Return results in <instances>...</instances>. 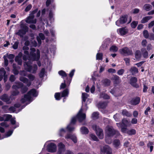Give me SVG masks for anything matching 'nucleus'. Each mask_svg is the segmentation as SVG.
Wrapping results in <instances>:
<instances>
[{
  "mask_svg": "<svg viewBox=\"0 0 154 154\" xmlns=\"http://www.w3.org/2000/svg\"><path fill=\"white\" fill-rule=\"evenodd\" d=\"M29 49V48L27 46H24L23 47V50L24 51V53L25 54L23 57V60H38L40 57L39 50H37L35 54L34 53L35 51V48H31V51L29 54L28 51Z\"/></svg>",
  "mask_w": 154,
  "mask_h": 154,
  "instance_id": "obj_1",
  "label": "nucleus"
},
{
  "mask_svg": "<svg viewBox=\"0 0 154 154\" xmlns=\"http://www.w3.org/2000/svg\"><path fill=\"white\" fill-rule=\"evenodd\" d=\"M82 110L83 109L82 108L79 110L76 116L72 118L70 124L66 127L67 129L69 131H72L74 130L75 128L73 126V125H74L75 123L76 119H77L80 122L85 119V114L82 113Z\"/></svg>",
  "mask_w": 154,
  "mask_h": 154,
  "instance_id": "obj_2",
  "label": "nucleus"
},
{
  "mask_svg": "<svg viewBox=\"0 0 154 154\" xmlns=\"http://www.w3.org/2000/svg\"><path fill=\"white\" fill-rule=\"evenodd\" d=\"M38 95V93L36 90L32 89L29 91L26 95H25L23 98L21 100V102L22 103H24L26 101L29 102L27 104L29 103L33 100V97H36Z\"/></svg>",
  "mask_w": 154,
  "mask_h": 154,
  "instance_id": "obj_3",
  "label": "nucleus"
},
{
  "mask_svg": "<svg viewBox=\"0 0 154 154\" xmlns=\"http://www.w3.org/2000/svg\"><path fill=\"white\" fill-rule=\"evenodd\" d=\"M31 64V62L30 61L25 62L24 64V68L28 72L33 73H35L37 69V66L36 64L32 66Z\"/></svg>",
  "mask_w": 154,
  "mask_h": 154,
  "instance_id": "obj_4",
  "label": "nucleus"
},
{
  "mask_svg": "<svg viewBox=\"0 0 154 154\" xmlns=\"http://www.w3.org/2000/svg\"><path fill=\"white\" fill-rule=\"evenodd\" d=\"M132 20L131 16H128L127 15H125L121 17L119 20L116 22V24L118 26H121V25L125 23L128 21V23H130Z\"/></svg>",
  "mask_w": 154,
  "mask_h": 154,
  "instance_id": "obj_5",
  "label": "nucleus"
},
{
  "mask_svg": "<svg viewBox=\"0 0 154 154\" xmlns=\"http://www.w3.org/2000/svg\"><path fill=\"white\" fill-rule=\"evenodd\" d=\"M23 85V84L21 82H15L12 87V89L14 90L11 92L10 97L11 98L13 96H16L18 95L19 93V92L17 89L20 88Z\"/></svg>",
  "mask_w": 154,
  "mask_h": 154,
  "instance_id": "obj_6",
  "label": "nucleus"
},
{
  "mask_svg": "<svg viewBox=\"0 0 154 154\" xmlns=\"http://www.w3.org/2000/svg\"><path fill=\"white\" fill-rule=\"evenodd\" d=\"M27 77L29 80L22 76H21L20 77L19 79L20 81L23 82L24 83L26 84L27 86L29 87L31 84V81L34 80L35 77L34 75L31 74L28 75Z\"/></svg>",
  "mask_w": 154,
  "mask_h": 154,
  "instance_id": "obj_7",
  "label": "nucleus"
},
{
  "mask_svg": "<svg viewBox=\"0 0 154 154\" xmlns=\"http://www.w3.org/2000/svg\"><path fill=\"white\" fill-rule=\"evenodd\" d=\"M106 132L107 136L109 137H111L115 134L117 136L120 135V134L119 131L113 129L112 127L107 126L106 128Z\"/></svg>",
  "mask_w": 154,
  "mask_h": 154,
  "instance_id": "obj_8",
  "label": "nucleus"
},
{
  "mask_svg": "<svg viewBox=\"0 0 154 154\" xmlns=\"http://www.w3.org/2000/svg\"><path fill=\"white\" fill-rule=\"evenodd\" d=\"M92 127L93 129L95 131L96 134L99 138L100 139L103 138L104 134L103 130L99 126L95 124L93 125Z\"/></svg>",
  "mask_w": 154,
  "mask_h": 154,
  "instance_id": "obj_9",
  "label": "nucleus"
},
{
  "mask_svg": "<svg viewBox=\"0 0 154 154\" xmlns=\"http://www.w3.org/2000/svg\"><path fill=\"white\" fill-rule=\"evenodd\" d=\"M120 52L123 54L126 55H131L133 54V52L131 48L127 47H125L119 50Z\"/></svg>",
  "mask_w": 154,
  "mask_h": 154,
  "instance_id": "obj_10",
  "label": "nucleus"
},
{
  "mask_svg": "<svg viewBox=\"0 0 154 154\" xmlns=\"http://www.w3.org/2000/svg\"><path fill=\"white\" fill-rule=\"evenodd\" d=\"M112 153L111 149L108 145H105L100 148V153L101 154H111Z\"/></svg>",
  "mask_w": 154,
  "mask_h": 154,
  "instance_id": "obj_11",
  "label": "nucleus"
},
{
  "mask_svg": "<svg viewBox=\"0 0 154 154\" xmlns=\"http://www.w3.org/2000/svg\"><path fill=\"white\" fill-rule=\"evenodd\" d=\"M47 150L49 152H55L57 150V146L54 143H51L47 145Z\"/></svg>",
  "mask_w": 154,
  "mask_h": 154,
  "instance_id": "obj_12",
  "label": "nucleus"
},
{
  "mask_svg": "<svg viewBox=\"0 0 154 154\" xmlns=\"http://www.w3.org/2000/svg\"><path fill=\"white\" fill-rule=\"evenodd\" d=\"M121 131L123 133H127L129 135L135 134L136 133V130L133 129L128 130L126 127H122L121 128Z\"/></svg>",
  "mask_w": 154,
  "mask_h": 154,
  "instance_id": "obj_13",
  "label": "nucleus"
},
{
  "mask_svg": "<svg viewBox=\"0 0 154 154\" xmlns=\"http://www.w3.org/2000/svg\"><path fill=\"white\" fill-rule=\"evenodd\" d=\"M26 22L27 23L35 24L36 23V19L34 18V16L29 14L26 19Z\"/></svg>",
  "mask_w": 154,
  "mask_h": 154,
  "instance_id": "obj_14",
  "label": "nucleus"
},
{
  "mask_svg": "<svg viewBox=\"0 0 154 154\" xmlns=\"http://www.w3.org/2000/svg\"><path fill=\"white\" fill-rule=\"evenodd\" d=\"M10 98V97H9L6 94H4L0 97L1 100L8 104H10L11 103Z\"/></svg>",
  "mask_w": 154,
  "mask_h": 154,
  "instance_id": "obj_15",
  "label": "nucleus"
},
{
  "mask_svg": "<svg viewBox=\"0 0 154 154\" xmlns=\"http://www.w3.org/2000/svg\"><path fill=\"white\" fill-rule=\"evenodd\" d=\"M58 151L57 154H62L66 149L65 146L62 142L59 143L58 145Z\"/></svg>",
  "mask_w": 154,
  "mask_h": 154,
  "instance_id": "obj_16",
  "label": "nucleus"
},
{
  "mask_svg": "<svg viewBox=\"0 0 154 154\" xmlns=\"http://www.w3.org/2000/svg\"><path fill=\"white\" fill-rule=\"evenodd\" d=\"M137 79L136 77H132L130 79V84L133 87L138 88L139 87V85L137 83Z\"/></svg>",
  "mask_w": 154,
  "mask_h": 154,
  "instance_id": "obj_17",
  "label": "nucleus"
},
{
  "mask_svg": "<svg viewBox=\"0 0 154 154\" xmlns=\"http://www.w3.org/2000/svg\"><path fill=\"white\" fill-rule=\"evenodd\" d=\"M22 53L20 52L18 55L16 56L15 58V61L17 63L18 65H21L22 64Z\"/></svg>",
  "mask_w": 154,
  "mask_h": 154,
  "instance_id": "obj_18",
  "label": "nucleus"
},
{
  "mask_svg": "<svg viewBox=\"0 0 154 154\" xmlns=\"http://www.w3.org/2000/svg\"><path fill=\"white\" fill-rule=\"evenodd\" d=\"M88 97V94L85 93H82V107L83 109H85L86 110H87L88 107H87V105L85 104V108L84 107V104H85V103Z\"/></svg>",
  "mask_w": 154,
  "mask_h": 154,
  "instance_id": "obj_19",
  "label": "nucleus"
},
{
  "mask_svg": "<svg viewBox=\"0 0 154 154\" xmlns=\"http://www.w3.org/2000/svg\"><path fill=\"white\" fill-rule=\"evenodd\" d=\"M66 139H70L75 143L77 142L76 137L74 135H72L70 134H67L65 136Z\"/></svg>",
  "mask_w": 154,
  "mask_h": 154,
  "instance_id": "obj_20",
  "label": "nucleus"
},
{
  "mask_svg": "<svg viewBox=\"0 0 154 154\" xmlns=\"http://www.w3.org/2000/svg\"><path fill=\"white\" fill-rule=\"evenodd\" d=\"M122 123L124 127H126L130 126L131 125V123L125 118H123L122 121Z\"/></svg>",
  "mask_w": 154,
  "mask_h": 154,
  "instance_id": "obj_21",
  "label": "nucleus"
},
{
  "mask_svg": "<svg viewBox=\"0 0 154 154\" xmlns=\"http://www.w3.org/2000/svg\"><path fill=\"white\" fill-rule=\"evenodd\" d=\"M140 101V98L139 97H137L132 99L130 101V103L132 105H135L138 104Z\"/></svg>",
  "mask_w": 154,
  "mask_h": 154,
  "instance_id": "obj_22",
  "label": "nucleus"
},
{
  "mask_svg": "<svg viewBox=\"0 0 154 154\" xmlns=\"http://www.w3.org/2000/svg\"><path fill=\"white\" fill-rule=\"evenodd\" d=\"M45 39L44 35L42 33H40L39 35L37 37V39L39 45L42 43L41 40H43Z\"/></svg>",
  "mask_w": 154,
  "mask_h": 154,
  "instance_id": "obj_23",
  "label": "nucleus"
},
{
  "mask_svg": "<svg viewBox=\"0 0 154 154\" xmlns=\"http://www.w3.org/2000/svg\"><path fill=\"white\" fill-rule=\"evenodd\" d=\"M117 32L121 35H124L128 33H129L128 29H117Z\"/></svg>",
  "mask_w": 154,
  "mask_h": 154,
  "instance_id": "obj_24",
  "label": "nucleus"
},
{
  "mask_svg": "<svg viewBox=\"0 0 154 154\" xmlns=\"http://www.w3.org/2000/svg\"><path fill=\"white\" fill-rule=\"evenodd\" d=\"M112 79L114 80V82L115 84H119L121 82V79L119 77L116 75H114Z\"/></svg>",
  "mask_w": 154,
  "mask_h": 154,
  "instance_id": "obj_25",
  "label": "nucleus"
},
{
  "mask_svg": "<svg viewBox=\"0 0 154 154\" xmlns=\"http://www.w3.org/2000/svg\"><path fill=\"white\" fill-rule=\"evenodd\" d=\"M152 8V6L148 4H145L143 7V9L146 11H149L151 10Z\"/></svg>",
  "mask_w": 154,
  "mask_h": 154,
  "instance_id": "obj_26",
  "label": "nucleus"
},
{
  "mask_svg": "<svg viewBox=\"0 0 154 154\" xmlns=\"http://www.w3.org/2000/svg\"><path fill=\"white\" fill-rule=\"evenodd\" d=\"M122 113L123 116H125L127 117H131L132 116V114L126 109L122 110Z\"/></svg>",
  "mask_w": 154,
  "mask_h": 154,
  "instance_id": "obj_27",
  "label": "nucleus"
},
{
  "mask_svg": "<svg viewBox=\"0 0 154 154\" xmlns=\"http://www.w3.org/2000/svg\"><path fill=\"white\" fill-rule=\"evenodd\" d=\"M152 18V16H146L143 17L141 20L142 23H144L147 22L149 20Z\"/></svg>",
  "mask_w": 154,
  "mask_h": 154,
  "instance_id": "obj_28",
  "label": "nucleus"
},
{
  "mask_svg": "<svg viewBox=\"0 0 154 154\" xmlns=\"http://www.w3.org/2000/svg\"><path fill=\"white\" fill-rule=\"evenodd\" d=\"M6 72L5 69L3 68H2L0 69V80H1L3 76H5Z\"/></svg>",
  "mask_w": 154,
  "mask_h": 154,
  "instance_id": "obj_29",
  "label": "nucleus"
},
{
  "mask_svg": "<svg viewBox=\"0 0 154 154\" xmlns=\"http://www.w3.org/2000/svg\"><path fill=\"white\" fill-rule=\"evenodd\" d=\"M81 133L83 134H86L88 133L89 130L88 129L85 127H83L80 128Z\"/></svg>",
  "mask_w": 154,
  "mask_h": 154,
  "instance_id": "obj_30",
  "label": "nucleus"
},
{
  "mask_svg": "<svg viewBox=\"0 0 154 154\" xmlns=\"http://www.w3.org/2000/svg\"><path fill=\"white\" fill-rule=\"evenodd\" d=\"M109 43V39H106L105 40L103 43L102 47L103 48V49H105L107 48Z\"/></svg>",
  "mask_w": 154,
  "mask_h": 154,
  "instance_id": "obj_31",
  "label": "nucleus"
},
{
  "mask_svg": "<svg viewBox=\"0 0 154 154\" xmlns=\"http://www.w3.org/2000/svg\"><path fill=\"white\" fill-rule=\"evenodd\" d=\"M103 84L105 86H108L110 85V81L109 79H105L102 81Z\"/></svg>",
  "mask_w": 154,
  "mask_h": 154,
  "instance_id": "obj_32",
  "label": "nucleus"
},
{
  "mask_svg": "<svg viewBox=\"0 0 154 154\" xmlns=\"http://www.w3.org/2000/svg\"><path fill=\"white\" fill-rule=\"evenodd\" d=\"M69 93V91L68 89H66L64 90L62 93L61 97H67Z\"/></svg>",
  "mask_w": 154,
  "mask_h": 154,
  "instance_id": "obj_33",
  "label": "nucleus"
},
{
  "mask_svg": "<svg viewBox=\"0 0 154 154\" xmlns=\"http://www.w3.org/2000/svg\"><path fill=\"white\" fill-rule=\"evenodd\" d=\"M130 71L133 75L138 72V69L135 67H132L130 69Z\"/></svg>",
  "mask_w": 154,
  "mask_h": 154,
  "instance_id": "obj_34",
  "label": "nucleus"
},
{
  "mask_svg": "<svg viewBox=\"0 0 154 154\" xmlns=\"http://www.w3.org/2000/svg\"><path fill=\"white\" fill-rule=\"evenodd\" d=\"M26 29H20L17 34L19 35L20 37H23L26 32Z\"/></svg>",
  "mask_w": 154,
  "mask_h": 154,
  "instance_id": "obj_35",
  "label": "nucleus"
},
{
  "mask_svg": "<svg viewBox=\"0 0 154 154\" xmlns=\"http://www.w3.org/2000/svg\"><path fill=\"white\" fill-rule=\"evenodd\" d=\"M135 57L136 59H140L141 57V52L140 51L137 50L135 52Z\"/></svg>",
  "mask_w": 154,
  "mask_h": 154,
  "instance_id": "obj_36",
  "label": "nucleus"
},
{
  "mask_svg": "<svg viewBox=\"0 0 154 154\" xmlns=\"http://www.w3.org/2000/svg\"><path fill=\"white\" fill-rule=\"evenodd\" d=\"M99 113L98 112H94L91 115V117L93 119H96L98 118L99 116Z\"/></svg>",
  "mask_w": 154,
  "mask_h": 154,
  "instance_id": "obj_37",
  "label": "nucleus"
},
{
  "mask_svg": "<svg viewBox=\"0 0 154 154\" xmlns=\"http://www.w3.org/2000/svg\"><path fill=\"white\" fill-rule=\"evenodd\" d=\"M143 57L144 58H147L148 57V52L145 49H142L141 50Z\"/></svg>",
  "mask_w": 154,
  "mask_h": 154,
  "instance_id": "obj_38",
  "label": "nucleus"
},
{
  "mask_svg": "<svg viewBox=\"0 0 154 154\" xmlns=\"http://www.w3.org/2000/svg\"><path fill=\"white\" fill-rule=\"evenodd\" d=\"M100 97L103 98L104 99H108L109 98V97L107 94L102 93L100 94Z\"/></svg>",
  "mask_w": 154,
  "mask_h": 154,
  "instance_id": "obj_39",
  "label": "nucleus"
},
{
  "mask_svg": "<svg viewBox=\"0 0 154 154\" xmlns=\"http://www.w3.org/2000/svg\"><path fill=\"white\" fill-rule=\"evenodd\" d=\"M2 109L5 112H9V107L8 105H4L2 107Z\"/></svg>",
  "mask_w": 154,
  "mask_h": 154,
  "instance_id": "obj_40",
  "label": "nucleus"
},
{
  "mask_svg": "<svg viewBox=\"0 0 154 154\" xmlns=\"http://www.w3.org/2000/svg\"><path fill=\"white\" fill-rule=\"evenodd\" d=\"M20 27L21 29H28V27L26 26V24L24 23V22L22 21L20 22Z\"/></svg>",
  "mask_w": 154,
  "mask_h": 154,
  "instance_id": "obj_41",
  "label": "nucleus"
},
{
  "mask_svg": "<svg viewBox=\"0 0 154 154\" xmlns=\"http://www.w3.org/2000/svg\"><path fill=\"white\" fill-rule=\"evenodd\" d=\"M107 106V103L106 102H100L98 104V107L101 108H104Z\"/></svg>",
  "mask_w": 154,
  "mask_h": 154,
  "instance_id": "obj_42",
  "label": "nucleus"
},
{
  "mask_svg": "<svg viewBox=\"0 0 154 154\" xmlns=\"http://www.w3.org/2000/svg\"><path fill=\"white\" fill-rule=\"evenodd\" d=\"M13 72L14 74L15 75H17L19 72V71L17 70L15 65L14 64H13Z\"/></svg>",
  "mask_w": 154,
  "mask_h": 154,
  "instance_id": "obj_43",
  "label": "nucleus"
},
{
  "mask_svg": "<svg viewBox=\"0 0 154 154\" xmlns=\"http://www.w3.org/2000/svg\"><path fill=\"white\" fill-rule=\"evenodd\" d=\"M103 54L97 53L96 55V58L97 60H102L103 59Z\"/></svg>",
  "mask_w": 154,
  "mask_h": 154,
  "instance_id": "obj_44",
  "label": "nucleus"
},
{
  "mask_svg": "<svg viewBox=\"0 0 154 154\" xmlns=\"http://www.w3.org/2000/svg\"><path fill=\"white\" fill-rule=\"evenodd\" d=\"M59 74L61 75L63 78L65 77H66L67 74L63 70H60L58 72Z\"/></svg>",
  "mask_w": 154,
  "mask_h": 154,
  "instance_id": "obj_45",
  "label": "nucleus"
},
{
  "mask_svg": "<svg viewBox=\"0 0 154 154\" xmlns=\"http://www.w3.org/2000/svg\"><path fill=\"white\" fill-rule=\"evenodd\" d=\"M3 115L5 121H8L12 117V116L10 115L6 114Z\"/></svg>",
  "mask_w": 154,
  "mask_h": 154,
  "instance_id": "obj_46",
  "label": "nucleus"
},
{
  "mask_svg": "<svg viewBox=\"0 0 154 154\" xmlns=\"http://www.w3.org/2000/svg\"><path fill=\"white\" fill-rule=\"evenodd\" d=\"M113 118L116 122H118L120 119V116L119 114H116L114 116Z\"/></svg>",
  "mask_w": 154,
  "mask_h": 154,
  "instance_id": "obj_47",
  "label": "nucleus"
},
{
  "mask_svg": "<svg viewBox=\"0 0 154 154\" xmlns=\"http://www.w3.org/2000/svg\"><path fill=\"white\" fill-rule=\"evenodd\" d=\"M113 144L116 147H118L120 144L119 140H115L113 142Z\"/></svg>",
  "mask_w": 154,
  "mask_h": 154,
  "instance_id": "obj_48",
  "label": "nucleus"
},
{
  "mask_svg": "<svg viewBox=\"0 0 154 154\" xmlns=\"http://www.w3.org/2000/svg\"><path fill=\"white\" fill-rule=\"evenodd\" d=\"M53 15L54 14L52 12L50 11L49 14V19L51 22H53L54 20V19L53 17Z\"/></svg>",
  "mask_w": 154,
  "mask_h": 154,
  "instance_id": "obj_49",
  "label": "nucleus"
},
{
  "mask_svg": "<svg viewBox=\"0 0 154 154\" xmlns=\"http://www.w3.org/2000/svg\"><path fill=\"white\" fill-rule=\"evenodd\" d=\"M118 50V48L115 45L112 46L110 49V51H112L115 52L117 51Z\"/></svg>",
  "mask_w": 154,
  "mask_h": 154,
  "instance_id": "obj_50",
  "label": "nucleus"
},
{
  "mask_svg": "<svg viewBox=\"0 0 154 154\" xmlns=\"http://www.w3.org/2000/svg\"><path fill=\"white\" fill-rule=\"evenodd\" d=\"M8 58L10 60V61L11 62H13L14 61V60H13V59L14 57V54H10L9 55H8Z\"/></svg>",
  "mask_w": 154,
  "mask_h": 154,
  "instance_id": "obj_51",
  "label": "nucleus"
},
{
  "mask_svg": "<svg viewBox=\"0 0 154 154\" xmlns=\"http://www.w3.org/2000/svg\"><path fill=\"white\" fill-rule=\"evenodd\" d=\"M54 97L56 100H59L61 99L60 94L59 93H56L54 95Z\"/></svg>",
  "mask_w": 154,
  "mask_h": 154,
  "instance_id": "obj_52",
  "label": "nucleus"
},
{
  "mask_svg": "<svg viewBox=\"0 0 154 154\" xmlns=\"http://www.w3.org/2000/svg\"><path fill=\"white\" fill-rule=\"evenodd\" d=\"M65 132V130L64 129L61 128L59 131V134L60 136H62Z\"/></svg>",
  "mask_w": 154,
  "mask_h": 154,
  "instance_id": "obj_53",
  "label": "nucleus"
},
{
  "mask_svg": "<svg viewBox=\"0 0 154 154\" xmlns=\"http://www.w3.org/2000/svg\"><path fill=\"white\" fill-rule=\"evenodd\" d=\"M138 24V21H133L131 23V27L133 28H135Z\"/></svg>",
  "mask_w": 154,
  "mask_h": 154,
  "instance_id": "obj_54",
  "label": "nucleus"
},
{
  "mask_svg": "<svg viewBox=\"0 0 154 154\" xmlns=\"http://www.w3.org/2000/svg\"><path fill=\"white\" fill-rule=\"evenodd\" d=\"M21 88V92L23 93H25L28 90V88L26 86H23Z\"/></svg>",
  "mask_w": 154,
  "mask_h": 154,
  "instance_id": "obj_55",
  "label": "nucleus"
},
{
  "mask_svg": "<svg viewBox=\"0 0 154 154\" xmlns=\"http://www.w3.org/2000/svg\"><path fill=\"white\" fill-rule=\"evenodd\" d=\"M143 36L146 38H148L149 36V34L147 30H145L143 32Z\"/></svg>",
  "mask_w": 154,
  "mask_h": 154,
  "instance_id": "obj_56",
  "label": "nucleus"
},
{
  "mask_svg": "<svg viewBox=\"0 0 154 154\" xmlns=\"http://www.w3.org/2000/svg\"><path fill=\"white\" fill-rule=\"evenodd\" d=\"M91 138L94 140L97 141L98 140L97 138L94 134H91L90 135Z\"/></svg>",
  "mask_w": 154,
  "mask_h": 154,
  "instance_id": "obj_57",
  "label": "nucleus"
},
{
  "mask_svg": "<svg viewBox=\"0 0 154 154\" xmlns=\"http://www.w3.org/2000/svg\"><path fill=\"white\" fill-rule=\"evenodd\" d=\"M45 72V70L44 68H42L39 73V76L40 77H42L44 76Z\"/></svg>",
  "mask_w": 154,
  "mask_h": 154,
  "instance_id": "obj_58",
  "label": "nucleus"
},
{
  "mask_svg": "<svg viewBox=\"0 0 154 154\" xmlns=\"http://www.w3.org/2000/svg\"><path fill=\"white\" fill-rule=\"evenodd\" d=\"M19 73L20 75L23 76H26L27 75V72L24 70L20 71Z\"/></svg>",
  "mask_w": 154,
  "mask_h": 154,
  "instance_id": "obj_59",
  "label": "nucleus"
},
{
  "mask_svg": "<svg viewBox=\"0 0 154 154\" xmlns=\"http://www.w3.org/2000/svg\"><path fill=\"white\" fill-rule=\"evenodd\" d=\"M140 11V10L138 8H135L131 11V13L134 14L138 13Z\"/></svg>",
  "mask_w": 154,
  "mask_h": 154,
  "instance_id": "obj_60",
  "label": "nucleus"
},
{
  "mask_svg": "<svg viewBox=\"0 0 154 154\" xmlns=\"http://www.w3.org/2000/svg\"><path fill=\"white\" fill-rule=\"evenodd\" d=\"M125 72V70L123 69H121L119 70L117 72V74L119 75H122Z\"/></svg>",
  "mask_w": 154,
  "mask_h": 154,
  "instance_id": "obj_61",
  "label": "nucleus"
},
{
  "mask_svg": "<svg viewBox=\"0 0 154 154\" xmlns=\"http://www.w3.org/2000/svg\"><path fill=\"white\" fill-rule=\"evenodd\" d=\"M50 32H51V36L52 37V40L54 41V40H55V38L54 37V31L52 29H51L50 31Z\"/></svg>",
  "mask_w": 154,
  "mask_h": 154,
  "instance_id": "obj_62",
  "label": "nucleus"
},
{
  "mask_svg": "<svg viewBox=\"0 0 154 154\" xmlns=\"http://www.w3.org/2000/svg\"><path fill=\"white\" fill-rule=\"evenodd\" d=\"M32 8V5L31 4L29 5H28L25 9V11L26 12L28 11H29Z\"/></svg>",
  "mask_w": 154,
  "mask_h": 154,
  "instance_id": "obj_63",
  "label": "nucleus"
},
{
  "mask_svg": "<svg viewBox=\"0 0 154 154\" xmlns=\"http://www.w3.org/2000/svg\"><path fill=\"white\" fill-rule=\"evenodd\" d=\"M147 43V42L146 40V39H144L142 42L141 45L145 47L146 46Z\"/></svg>",
  "mask_w": 154,
  "mask_h": 154,
  "instance_id": "obj_64",
  "label": "nucleus"
}]
</instances>
